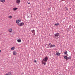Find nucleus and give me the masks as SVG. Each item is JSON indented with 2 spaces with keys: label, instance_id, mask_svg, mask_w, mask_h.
Here are the masks:
<instances>
[{
  "label": "nucleus",
  "instance_id": "nucleus-1",
  "mask_svg": "<svg viewBox=\"0 0 75 75\" xmlns=\"http://www.w3.org/2000/svg\"><path fill=\"white\" fill-rule=\"evenodd\" d=\"M48 60V58L47 57H45V58H44L42 62H43V61H44L46 62Z\"/></svg>",
  "mask_w": 75,
  "mask_h": 75
},
{
  "label": "nucleus",
  "instance_id": "nucleus-2",
  "mask_svg": "<svg viewBox=\"0 0 75 75\" xmlns=\"http://www.w3.org/2000/svg\"><path fill=\"white\" fill-rule=\"evenodd\" d=\"M64 59L67 60H68V59H71V56H69V57L67 56H64Z\"/></svg>",
  "mask_w": 75,
  "mask_h": 75
},
{
  "label": "nucleus",
  "instance_id": "nucleus-3",
  "mask_svg": "<svg viewBox=\"0 0 75 75\" xmlns=\"http://www.w3.org/2000/svg\"><path fill=\"white\" fill-rule=\"evenodd\" d=\"M24 22H21V23H19V26H23V25H24Z\"/></svg>",
  "mask_w": 75,
  "mask_h": 75
},
{
  "label": "nucleus",
  "instance_id": "nucleus-4",
  "mask_svg": "<svg viewBox=\"0 0 75 75\" xmlns=\"http://www.w3.org/2000/svg\"><path fill=\"white\" fill-rule=\"evenodd\" d=\"M59 35V33H57L54 34L55 37H58Z\"/></svg>",
  "mask_w": 75,
  "mask_h": 75
},
{
  "label": "nucleus",
  "instance_id": "nucleus-5",
  "mask_svg": "<svg viewBox=\"0 0 75 75\" xmlns=\"http://www.w3.org/2000/svg\"><path fill=\"white\" fill-rule=\"evenodd\" d=\"M31 32L33 34V35H34L35 34V30H32Z\"/></svg>",
  "mask_w": 75,
  "mask_h": 75
},
{
  "label": "nucleus",
  "instance_id": "nucleus-6",
  "mask_svg": "<svg viewBox=\"0 0 75 75\" xmlns=\"http://www.w3.org/2000/svg\"><path fill=\"white\" fill-rule=\"evenodd\" d=\"M8 31L9 33H11L12 32H13V29L11 28H10L8 29Z\"/></svg>",
  "mask_w": 75,
  "mask_h": 75
},
{
  "label": "nucleus",
  "instance_id": "nucleus-7",
  "mask_svg": "<svg viewBox=\"0 0 75 75\" xmlns=\"http://www.w3.org/2000/svg\"><path fill=\"white\" fill-rule=\"evenodd\" d=\"M13 55H16L17 54V52L16 51H13Z\"/></svg>",
  "mask_w": 75,
  "mask_h": 75
},
{
  "label": "nucleus",
  "instance_id": "nucleus-8",
  "mask_svg": "<svg viewBox=\"0 0 75 75\" xmlns=\"http://www.w3.org/2000/svg\"><path fill=\"white\" fill-rule=\"evenodd\" d=\"M5 1H6L5 0H0V2L2 3H5Z\"/></svg>",
  "mask_w": 75,
  "mask_h": 75
},
{
  "label": "nucleus",
  "instance_id": "nucleus-9",
  "mask_svg": "<svg viewBox=\"0 0 75 75\" xmlns=\"http://www.w3.org/2000/svg\"><path fill=\"white\" fill-rule=\"evenodd\" d=\"M52 44H51V43H50L49 44V47H50V48H51V47H52Z\"/></svg>",
  "mask_w": 75,
  "mask_h": 75
},
{
  "label": "nucleus",
  "instance_id": "nucleus-10",
  "mask_svg": "<svg viewBox=\"0 0 75 75\" xmlns=\"http://www.w3.org/2000/svg\"><path fill=\"white\" fill-rule=\"evenodd\" d=\"M15 49V47H12L11 48V50H12V51H13Z\"/></svg>",
  "mask_w": 75,
  "mask_h": 75
},
{
  "label": "nucleus",
  "instance_id": "nucleus-11",
  "mask_svg": "<svg viewBox=\"0 0 75 75\" xmlns=\"http://www.w3.org/2000/svg\"><path fill=\"white\" fill-rule=\"evenodd\" d=\"M56 55H58V56H59L60 55V53L59 52H57L56 53Z\"/></svg>",
  "mask_w": 75,
  "mask_h": 75
},
{
  "label": "nucleus",
  "instance_id": "nucleus-12",
  "mask_svg": "<svg viewBox=\"0 0 75 75\" xmlns=\"http://www.w3.org/2000/svg\"><path fill=\"white\" fill-rule=\"evenodd\" d=\"M16 23L17 24H18L19 23V20H17L16 21Z\"/></svg>",
  "mask_w": 75,
  "mask_h": 75
},
{
  "label": "nucleus",
  "instance_id": "nucleus-13",
  "mask_svg": "<svg viewBox=\"0 0 75 75\" xmlns=\"http://www.w3.org/2000/svg\"><path fill=\"white\" fill-rule=\"evenodd\" d=\"M17 9H18V8H13V10H14V11H16V10H17Z\"/></svg>",
  "mask_w": 75,
  "mask_h": 75
},
{
  "label": "nucleus",
  "instance_id": "nucleus-14",
  "mask_svg": "<svg viewBox=\"0 0 75 75\" xmlns=\"http://www.w3.org/2000/svg\"><path fill=\"white\" fill-rule=\"evenodd\" d=\"M16 3L17 4L19 3V0H16Z\"/></svg>",
  "mask_w": 75,
  "mask_h": 75
},
{
  "label": "nucleus",
  "instance_id": "nucleus-15",
  "mask_svg": "<svg viewBox=\"0 0 75 75\" xmlns=\"http://www.w3.org/2000/svg\"><path fill=\"white\" fill-rule=\"evenodd\" d=\"M64 54L65 55L67 54H68V52H67V51H66L64 52Z\"/></svg>",
  "mask_w": 75,
  "mask_h": 75
},
{
  "label": "nucleus",
  "instance_id": "nucleus-16",
  "mask_svg": "<svg viewBox=\"0 0 75 75\" xmlns=\"http://www.w3.org/2000/svg\"><path fill=\"white\" fill-rule=\"evenodd\" d=\"M8 18L11 19V18H12V16H8Z\"/></svg>",
  "mask_w": 75,
  "mask_h": 75
},
{
  "label": "nucleus",
  "instance_id": "nucleus-17",
  "mask_svg": "<svg viewBox=\"0 0 75 75\" xmlns=\"http://www.w3.org/2000/svg\"><path fill=\"white\" fill-rule=\"evenodd\" d=\"M52 47H51V48H52V47H55V45H52Z\"/></svg>",
  "mask_w": 75,
  "mask_h": 75
},
{
  "label": "nucleus",
  "instance_id": "nucleus-18",
  "mask_svg": "<svg viewBox=\"0 0 75 75\" xmlns=\"http://www.w3.org/2000/svg\"><path fill=\"white\" fill-rule=\"evenodd\" d=\"M8 75H12V74H11V72H9V73H8Z\"/></svg>",
  "mask_w": 75,
  "mask_h": 75
},
{
  "label": "nucleus",
  "instance_id": "nucleus-19",
  "mask_svg": "<svg viewBox=\"0 0 75 75\" xmlns=\"http://www.w3.org/2000/svg\"><path fill=\"white\" fill-rule=\"evenodd\" d=\"M59 23H56L55 24V25H56V26H57V25H59Z\"/></svg>",
  "mask_w": 75,
  "mask_h": 75
},
{
  "label": "nucleus",
  "instance_id": "nucleus-20",
  "mask_svg": "<svg viewBox=\"0 0 75 75\" xmlns=\"http://www.w3.org/2000/svg\"><path fill=\"white\" fill-rule=\"evenodd\" d=\"M42 63H43V64H44V65H46V62H45L44 63V62H43Z\"/></svg>",
  "mask_w": 75,
  "mask_h": 75
},
{
  "label": "nucleus",
  "instance_id": "nucleus-21",
  "mask_svg": "<svg viewBox=\"0 0 75 75\" xmlns=\"http://www.w3.org/2000/svg\"><path fill=\"white\" fill-rule=\"evenodd\" d=\"M28 4H30V1H28Z\"/></svg>",
  "mask_w": 75,
  "mask_h": 75
},
{
  "label": "nucleus",
  "instance_id": "nucleus-22",
  "mask_svg": "<svg viewBox=\"0 0 75 75\" xmlns=\"http://www.w3.org/2000/svg\"><path fill=\"white\" fill-rule=\"evenodd\" d=\"M66 10H68V8L67 7L66 8Z\"/></svg>",
  "mask_w": 75,
  "mask_h": 75
},
{
  "label": "nucleus",
  "instance_id": "nucleus-23",
  "mask_svg": "<svg viewBox=\"0 0 75 75\" xmlns=\"http://www.w3.org/2000/svg\"><path fill=\"white\" fill-rule=\"evenodd\" d=\"M21 39H19V42H21Z\"/></svg>",
  "mask_w": 75,
  "mask_h": 75
},
{
  "label": "nucleus",
  "instance_id": "nucleus-24",
  "mask_svg": "<svg viewBox=\"0 0 75 75\" xmlns=\"http://www.w3.org/2000/svg\"><path fill=\"white\" fill-rule=\"evenodd\" d=\"M20 21H21V19H19V22H20Z\"/></svg>",
  "mask_w": 75,
  "mask_h": 75
},
{
  "label": "nucleus",
  "instance_id": "nucleus-25",
  "mask_svg": "<svg viewBox=\"0 0 75 75\" xmlns=\"http://www.w3.org/2000/svg\"><path fill=\"white\" fill-rule=\"evenodd\" d=\"M48 10H51V8H49Z\"/></svg>",
  "mask_w": 75,
  "mask_h": 75
},
{
  "label": "nucleus",
  "instance_id": "nucleus-26",
  "mask_svg": "<svg viewBox=\"0 0 75 75\" xmlns=\"http://www.w3.org/2000/svg\"><path fill=\"white\" fill-rule=\"evenodd\" d=\"M17 41H18V42H19V39H18L17 40Z\"/></svg>",
  "mask_w": 75,
  "mask_h": 75
},
{
  "label": "nucleus",
  "instance_id": "nucleus-27",
  "mask_svg": "<svg viewBox=\"0 0 75 75\" xmlns=\"http://www.w3.org/2000/svg\"><path fill=\"white\" fill-rule=\"evenodd\" d=\"M34 62H37V61L35 60L34 61Z\"/></svg>",
  "mask_w": 75,
  "mask_h": 75
},
{
  "label": "nucleus",
  "instance_id": "nucleus-28",
  "mask_svg": "<svg viewBox=\"0 0 75 75\" xmlns=\"http://www.w3.org/2000/svg\"><path fill=\"white\" fill-rule=\"evenodd\" d=\"M5 75H8V74H5Z\"/></svg>",
  "mask_w": 75,
  "mask_h": 75
},
{
  "label": "nucleus",
  "instance_id": "nucleus-29",
  "mask_svg": "<svg viewBox=\"0 0 75 75\" xmlns=\"http://www.w3.org/2000/svg\"><path fill=\"white\" fill-rule=\"evenodd\" d=\"M47 45H46V48H48V47H47V46H47Z\"/></svg>",
  "mask_w": 75,
  "mask_h": 75
},
{
  "label": "nucleus",
  "instance_id": "nucleus-30",
  "mask_svg": "<svg viewBox=\"0 0 75 75\" xmlns=\"http://www.w3.org/2000/svg\"><path fill=\"white\" fill-rule=\"evenodd\" d=\"M19 3H20V0H19Z\"/></svg>",
  "mask_w": 75,
  "mask_h": 75
},
{
  "label": "nucleus",
  "instance_id": "nucleus-31",
  "mask_svg": "<svg viewBox=\"0 0 75 75\" xmlns=\"http://www.w3.org/2000/svg\"><path fill=\"white\" fill-rule=\"evenodd\" d=\"M0 52H1V50L0 49Z\"/></svg>",
  "mask_w": 75,
  "mask_h": 75
},
{
  "label": "nucleus",
  "instance_id": "nucleus-32",
  "mask_svg": "<svg viewBox=\"0 0 75 75\" xmlns=\"http://www.w3.org/2000/svg\"><path fill=\"white\" fill-rule=\"evenodd\" d=\"M65 0H62V1H65Z\"/></svg>",
  "mask_w": 75,
  "mask_h": 75
},
{
  "label": "nucleus",
  "instance_id": "nucleus-33",
  "mask_svg": "<svg viewBox=\"0 0 75 75\" xmlns=\"http://www.w3.org/2000/svg\"><path fill=\"white\" fill-rule=\"evenodd\" d=\"M67 56H68V54H67Z\"/></svg>",
  "mask_w": 75,
  "mask_h": 75
},
{
  "label": "nucleus",
  "instance_id": "nucleus-34",
  "mask_svg": "<svg viewBox=\"0 0 75 75\" xmlns=\"http://www.w3.org/2000/svg\"><path fill=\"white\" fill-rule=\"evenodd\" d=\"M59 75H61V74H59Z\"/></svg>",
  "mask_w": 75,
  "mask_h": 75
}]
</instances>
